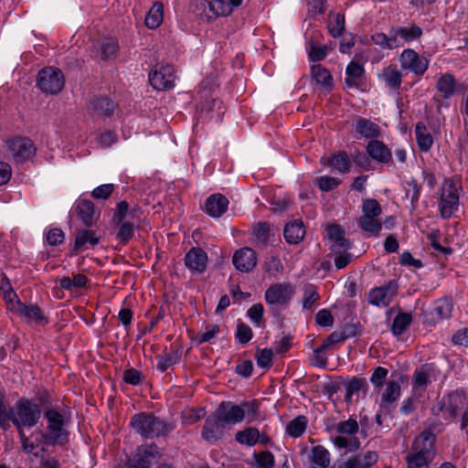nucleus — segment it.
Masks as SVG:
<instances>
[{
	"instance_id": "1",
	"label": "nucleus",
	"mask_w": 468,
	"mask_h": 468,
	"mask_svg": "<svg viewBox=\"0 0 468 468\" xmlns=\"http://www.w3.org/2000/svg\"><path fill=\"white\" fill-rule=\"evenodd\" d=\"M36 399L43 405V417L46 420L45 428L37 430L39 441L51 446L66 445L69 441V408L63 403H58L46 388L37 390Z\"/></svg>"
},
{
	"instance_id": "2",
	"label": "nucleus",
	"mask_w": 468,
	"mask_h": 468,
	"mask_svg": "<svg viewBox=\"0 0 468 468\" xmlns=\"http://www.w3.org/2000/svg\"><path fill=\"white\" fill-rule=\"evenodd\" d=\"M42 414L43 405L40 401L22 397L8 410L6 431L11 427L10 422L16 430L32 428L39 422Z\"/></svg>"
},
{
	"instance_id": "3",
	"label": "nucleus",
	"mask_w": 468,
	"mask_h": 468,
	"mask_svg": "<svg viewBox=\"0 0 468 468\" xmlns=\"http://www.w3.org/2000/svg\"><path fill=\"white\" fill-rule=\"evenodd\" d=\"M131 426L142 437L154 439L165 436L174 430V426L153 413L141 412L131 418Z\"/></svg>"
},
{
	"instance_id": "4",
	"label": "nucleus",
	"mask_w": 468,
	"mask_h": 468,
	"mask_svg": "<svg viewBox=\"0 0 468 468\" xmlns=\"http://www.w3.org/2000/svg\"><path fill=\"white\" fill-rule=\"evenodd\" d=\"M431 411L433 415L441 416L445 420H456L468 412L467 398L462 391H452L439 399Z\"/></svg>"
},
{
	"instance_id": "5",
	"label": "nucleus",
	"mask_w": 468,
	"mask_h": 468,
	"mask_svg": "<svg viewBox=\"0 0 468 468\" xmlns=\"http://www.w3.org/2000/svg\"><path fill=\"white\" fill-rule=\"evenodd\" d=\"M328 432H335L338 435L331 438L335 447L339 449H347L349 452H356L361 445L359 439L356 434L359 431L358 422L352 418L346 420L339 421L326 428Z\"/></svg>"
},
{
	"instance_id": "6",
	"label": "nucleus",
	"mask_w": 468,
	"mask_h": 468,
	"mask_svg": "<svg viewBox=\"0 0 468 468\" xmlns=\"http://www.w3.org/2000/svg\"><path fill=\"white\" fill-rule=\"evenodd\" d=\"M213 69L214 70L210 72L209 77H207V90H208L211 96L210 101L207 97V119L218 122L221 121L225 113V107L218 96L219 70L214 67Z\"/></svg>"
},
{
	"instance_id": "7",
	"label": "nucleus",
	"mask_w": 468,
	"mask_h": 468,
	"mask_svg": "<svg viewBox=\"0 0 468 468\" xmlns=\"http://www.w3.org/2000/svg\"><path fill=\"white\" fill-rule=\"evenodd\" d=\"M64 85L65 78L59 69L47 67L37 73V86L46 94H58Z\"/></svg>"
},
{
	"instance_id": "8",
	"label": "nucleus",
	"mask_w": 468,
	"mask_h": 468,
	"mask_svg": "<svg viewBox=\"0 0 468 468\" xmlns=\"http://www.w3.org/2000/svg\"><path fill=\"white\" fill-rule=\"evenodd\" d=\"M295 294V287L290 282L271 284L265 291V301L272 308H287Z\"/></svg>"
},
{
	"instance_id": "9",
	"label": "nucleus",
	"mask_w": 468,
	"mask_h": 468,
	"mask_svg": "<svg viewBox=\"0 0 468 468\" xmlns=\"http://www.w3.org/2000/svg\"><path fill=\"white\" fill-rule=\"evenodd\" d=\"M175 69L169 64H155L149 73V81L157 90H171L175 85Z\"/></svg>"
},
{
	"instance_id": "10",
	"label": "nucleus",
	"mask_w": 468,
	"mask_h": 468,
	"mask_svg": "<svg viewBox=\"0 0 468 468\" xmlns=\"http://www.w3.org/2000/svg\"><path fill=\"white\" fill-rule=\"evenodd\" d=\"M8 151L14 160L23 163L32 158L37 152L34 142L28 137H14L6 142Z\"/></svg>"
},
{
	"instance_id": "11",
	"label": "nucleus",
	"mask_w": 468,
	"mask_h": 468,
	"mask_svg": "<svg viewBox=\"0 0 468 468\" xmlns=\"http://www.w3.org/2000/svg\"><path fill=\"white\" fill-rule=\"evenodd\" d=\"M243 420V411L239 405L230 401L220 403L215 414V424L223 428L226 424H236Z\"/></svg>"
},
{
	"instance_id": "12",
	"label": "nucleus",
	"mask_w": 468,
	"mask_h": 468,
	"mask_svg": "<svg viewBox=\"0 0 468 468\" xmlns=\"http://www.w3.org/2000/svg\"><path fill=\"white\" fill-rule=\"evenodd\" d=\"M161 456L155 443L144 444L137 448L134 456L129 460V463L133 468H152L153 462L159 460Z\"/></svg>"
},
{
	"instance_id": "13",
	"label": "nucleus",
	"mask_w": 468,
	"mask_h": 468,
	"mask_svg": "<svg viewBox=\"0 0 468 468\" xmlns=\"http://www.w3.org/2000/svg\"><path fill=\"white\" fill-rule=\"evenodd\" d=\"M459 195L454 182L446 180L442 187L440 200V211L444 218H450L457 210Z\"/></svg>"
},
{
	"instance_id": "14",
	"label": "nucleus",
	"mask_w": 468,
	"mask_h": 468,
	"mask_svg": "<svg viewBox=\"0 0 468 468\" xmlns=\"http://www.w3.org/2000/svg\"><path fill=\"white\" fill-rule=\"evenodd\" d=\"M398 284L395 281H389L388 283L379 287L371 289L368 292V303L378 307H387L392 302L397 294Z\"/></svg>"
},
{
	"instance_id": "15",
	"label": "nucleus",
	"mask_w": 468,
	"mask_h": 468,
	"mask_svg": "<svg viewBox=\"0 0 468 468\" xmlns=\"http://www.w3.org/2000/svg\"><path fill=\"white\" fill-rule=\"evenodd\" d=\"M15 306L16 314L24 319L25 322L42 326L48 324V318L44 314L43 310L38 305L32 303L27 304L17 300Z\"/></svg>"
},
{
	"instance_id": "16",
	"label": "nucleus",
	"mask_w": 468,
	"mask_h": 468,
	"mask_svg": "<svg viewBox=\"0 0 468 468\" xmlns=\"http://www.w3.org/2000/svg\"><path fill=\"white\" fill-rule=\"evenodd\" d=\"M232 263L237 271L250 272L257 265V253L249 247L241 248L234 252Z\"/></svg>"
},
{
	"instance_id": "17",
	"label": "nucleus",
	"mask_w": 468,
	"mask_h": 468,
	"mask_svg": "<svg viewBox=\"0 0 468 468\" xmlns=\"http://www.w3.org/2000/svg\"><path fill=\"white\" fill-rule=\"evenodd\" d=\"M400 63L403 69H408L416 75H422L428 69V60L410 48L400 55Z\"/></svg>"
},
{
	"instance_id": "18",
	"label": "nucleus",
	"mask_w": 468,
	"mask_h": 468,
	"mask_svg": "<svg viewBox=\"0 0 468 468\" xmlns=\"http://www.w3.org/2000/svg\"><path fill=\"white\" fill-rule=\"evenodd\" d=\"M453 303L452 298L444 297L437 300L432 311L425 315V322L429 325H434L438 322L449 318L452 312Z\"/></svg>"
},
{
	"instance_id": "19",
	"label": "nucleus",
	"mask_w": 468,
	"mask_h": 468,
	"mask_svg": "<svg viewBox=\"0 0 468 468\" xmlns=\"http://www.w3.org/2000/svg\"><path fill=\"white\" fill-rule=\"evenodd\" d=\"M436 435L430 430L423 431L414 440L412 449L415 452L431 458L435 455Z\"/></svg>"
},
{
	"instance_id": "20",
	"label": "nucleus",
	"mask_w": 468,
	"mask_h": 468,
	"mask_svg": "<svg viewBox=\"0 0 468 468\" xmlns=\"http://www.w3.org/2000/svg\"><path fill=\"white\" fill-rule=\"evenodd\" d=\"M185 265L194 274H202L205 271V252L199 247L191 248L186 254Z\"/></svg>"
},
{
	"instance_id": "21",
	"label": "nucleus",
	"mask_w": 468,
	"mask_h": 468,
	"mask_svg": "<svg viewBox=\"0 0 468 468\" xmlns=\"http://www.w3.org/2000/svg\"><path fill=\"white\" fill-rule=\"evenodd\" d=\"M366 149L367 154L378 163L388 164L392 160L391 151L379 140H370Z\"/></svg>"
},
{
	"instance_id": "22",
	"label": "nucleus",
	"mask_w": 468,
	"mask_h": 468,
	"mask_svg": "<svg viewBox=\"0 0 468 468\" xmlns=\"http://www.w3.org/2000/svg\"><path fill=\"white\" fill-rule=\"evenodd\" d=\"M229 199L222 194L217 193L207 197V215L220 218L229 207Z\"/></svg>"
},
{
	"instance_id": "23",
	"label": "nucleus",
	"mask_w": 468,
	"mask_h": 468,
	"mask_svg": "<svg viewBox=\"0 0 468 468\" xmlns=\"http://www.w3.org/2000/svg\"><path fill=\"white\" fill-rule=\"evenodd\" d=\"M356 132L358 133L357 138H365L377 140L381 136V128L369 119L357 117L356 122Z\"/></svg>"
},
{
	"instance_id": "24",
	"label": "nucleus",
	"mask_w": 468,
	"mask_h": 468,
	"mask_svg": "<svg viewBox=\"0 0 468 468\" xmlns=\"http://www.w3.org/2000/svg\"><path fill=\"white\" fill-rule=\"evenodd\" d=\"M394 37L399 41V47L404 43H409L418 40L421 37L423 32L421 27L416 24H411L410 27H392Z\"/></svg>"
},
{
	"instance_id": "25",
	"label": "nucleus",
	"mask_w": 468,
	"mask_h": 468,
	"mask_svg": "<svg viewBox=\"0 0 468 468\" xmlns=\"http://www.w3.org/2000/svg\"><path fill=\"white\" fill-rule=\"evenodd\" d=\"M400 381H403V377L398 375L397 379L392 378L388 382L387 388L381 397L380 408L388 409L390 404L400 397Z\"/></svg>"
},
{
	"instance_id": "26",
	"label": "nucleus",
	"mask_w": 468,
	"mask_h": 468,
	"mask_svg": "<svg viewBox=\"0 0 468 468\" xmlns=\"http://www.w3.org/2000/svg\"><path fill=\"white\" fill-rule=\"evenodd\" d=\"M283 235L288 243L298 244L305 236V228L303 221L295 219L287 223L284 227Z\"/></svg>"
},
{
	"instance_id": "27",
	"label": "nucleus",
	"mask_w": 468,
	"mask_h": 468,
	"mask_svg": "<svg viewBox=\"0 0 468 468\" xmlns=\"http://www.w3.org/2000/svg\"><path fill=\"white\" fill-rule=\"evenodd\" d=\"M346 85L349 88H358L363 82L365 69L361 64L352 60L346 69Z\"/></svg>"
},
{
	"instance_id": "28",
	"label": "nucleus",
	"mask_w": 468,
	"mask_h": 468,
	"mask_svg": "<svg viewBox=\"0 0 468 468\" xmlns=\"http://www.w3.org/2000/svg\"><path fill=\"white\" fill-rule=\"evenodd\" d=\"M100 237L96 235L94 230L82 229L79 230L76 234L75 241L72 246V253H77L83 250L86 244L95 246L99 243Z\"/></svg>"
},
{
	"instance_id": "29",
	"label": "nucleus",
	"mask_w": 468,
	"mask_h": 468,
	"mask_svg": "<svg viewBox=\"0 0 468 468\" xmlns=\"http://www.w3.org/2000/svg\"><path fill=\"white\" fill-rule=\"evenodd\" d=\"M117 109V103L107 97H98L91 101V110L99 116L111 117Z\"/></svg>"
},
{
	"instance_id": "30",
	"label": "nucleus",
	"mask_w": 468,
	"mask_h": 468,
	"mask_svg": "<svg viewBox=\"0 0 468 468\" xmlns=\"http://www.w3.org/2000/svg\"><path fill=\"white\" fill-rule=\"evenodd\" d=\"M76 211L80 220L86 227H91L93 225L94 204L90 200H79L76 205Z\"/></svg>"
},
{
	"instance_id": "31",
	"label": "nucleus",
	"mask_w": 468,
	"mask_h": 468,
	"mask_svg": "<svg viewBox=\"0 0 468 468\" xmlns=\"http://www.w3.org/2000/svg\"><path fill=\"white\" fill-rule=\"evenodd\" d=\"M164 20V5L156 1L147 12L144 19L145 26L150 29L157 28Z\"/></svg>"
},
{
	"instance_id": "32",
	"label": "nucleus",
	"mask_w": 468,
	"mask_h": 468,
	"mask_svg": "<svg viewBox=\"0 0 468 468\" xmlns=\"http://www.w3.org/2000/svg\"><path fill=\"white\" fill-rule=\"evenodd\" d=\"M456 80L452 74L445 73L439 77L436 89L443 99H449L455 93Z\"/></svg>"
},
{
	"instance_id": "33",
	"label": "nucleus",
	"mask_w": 468,
	"mask_h": 468,
	"mask_svg": "<svg viewBox=\"0 0 468 468\" xmlns=\"http://www.w3.org/2000/svg\"><path fill=\"white\" fill-rule=\"evenodd\" d=\"M312 78L315 82L328 90L333 88V76L328 69L320 64L312 66L311 68Z\"/></svg>"
},
{
	"instance_id": "34",
	"label": "nucleus",
	"mask_w": 468,
	"mask_h": 468,
	"mask_svg": "<svg viewBox=\"0 0 468 468\" xmlns=\"http://www.w3.org/2000/svg\"><path fill=\"white\" fill-rule=\"evenodd\" d=\"M415 134L418 146L421 152H428L433 144V138L427 131L426 125L419 122L415 126Z\"/></svg>"
},
{
	"instance_id": "35",
	"label": "nucleus",
	"mask_w": 468,
	"mask_h": 468,
	"mask_svg": "<svg viewBox=\"0 0 468 468\" xmlns=\"http://www.w3.org/2000/svg\"><path fill=\"white\" fill-rule=\"evenodd\" d=\"M118 226L116 232V239L122 245H126L133 238L135 226L130 220H122L121 222H114Z\"/></svg>"
},
{
	"instance_id": "36",
	"label": "nucleus",
	"mask_w": 468,
	"mask_h": 468,
	"mask_svg": "<svg viewBox=\"0 0 468 468\" xmlns=\"http://www.w3.org/2000/svg\"><path fill=\"white\" fill-rule=\"evenodd\" d=\"M348 461L353 468H370L377 463L378 454L376 452L368 451L365 453L351 456Z\"/></svg>"
},
{
	"instance_id": "37",
	"label": "nucleus",
	"mask_w": 468,
	"mask_h": 468,
	"mask_svg": "<svg viewBox=\"0 0 468 468\" xmlns=\"http://www.w3.org/2000/svg\"><path fill=\"white\" fill-rule=\"evenodd\" d=\"M381 78L386 85L393 90H399L401 85L402 75L400 71L394 66L386 67L381 73Z\"/></svg>"
},
{
	"instance_id": "38",
	"label": "nucleus",
	"mask_w": 468,
	"mask_h": 468,
	"mask_svg": "<svg viewBox=\"0 0 468 468\" xmlns=\"http://www.w3.org/2000/svg\"><path fill=\"white\" fill-rule=\"evenodd\" d=\"M100 50V57L103 60L111 59L116 57V54L119 50L118 42L112 38L107 37L103 38L98 47Z\"/></svg>"
},
{
	"instance_id": "39",
	"label": "nucleus",
	"mask_w": 468,
	"mask_h": 468,
	"mask_svg": "<svg viewBox=\"0 0 468 468\" xmlns=\"http://www.w3.org/2000/svg\"><path fill=\"white\" fill-rule=\"evenodd\" d=\"M156 367L161 372H165L170 367L176 364L180 358V353L177 349H172L163 355L156 356Z\"/></svg>"
},
{
	"instance_id": "40",
	"label": "nucleus",
	"mask_w": 468,
	"mask_h": 468,
	"mask_svg": "<svg viewBox=\"0 0 468 468\" xmlns=\"http://www.w3.org/2000/svg\"><path fill=\"white\" fill-rule=\"evenodd\" d=\"M374 44L379 46L381 48L394 49L399 48V41L394 37L392 27L389 29L388 34L377 33L371 37Z\"/></svg>"
},
{
	"instance_id": "41",
	"label": "nucleus",
	"mask_w": 468,
	"mask_h": 468,
	"mask_svg": "<svg viewBox=\"0 0 468 468\" xmlns=\"http://www.w3.org/2000/svg\"><path fill=\"white\" fill-rule=\"evenodd\" d=\"M20 442L22 444V448L27 452H32L38 446H41V451H46V446L42 441H39V436H37V431H36L32 436H35V441H31L29 437H27L24 431V430H17Z\"/></svg>"
},
{
	"instance_id": "42",
	"label": "nucleus",
	"mask_w": 468,
	"mask_h": 468,
	"mask_svg": "<svg viewBox=\"0 0 468 468\" xmlns=\"http://www.w3.org/2000/svg\"><path fill=\"white\" fill-rule=\"evenodd\" d=\"M358 226L366 232L377 236L382 229V224L377 217L362 216L358 219Z\"/></svg>"
},
{
	"instance_id": "43",
	"label": "nucleus",
	"mask_w": 468,
	"mask_h": 468,
	"mask_svg": "<svg viewBox=\"0 0 468 468\" xmlns=\"http://www.w3.org/2000/svg\"><path fill=\"white\" fill-rule=\"evenodd\" d=\"M89 282L87 276L81 273L74 274L72 278L63 277L59 280V286L63 290L69 291L72 288H83Z\"/></svg>"
},
{
	"instance_id": "44",
	"label": "nucleus",
	"mask_w": 468,
	"mask_h": 468,
	"mask_svg": "<svg viewBox=\"0 0 468 468\" xmlns=\"http://www.w3.org/2000/svg\"><path fill=\"white\" fill-rule=\"evenodd\" d=\"M260 439V431L257 428L250 427L236 433V441L249 446L255 445Z\"/></svg>"
},
{
	"instance_id": "45",
	"label": "nucleus",
	"mask_w": 468,
	"mask_h": 468,
	"mask_svg": "<svg viewBox=\"0 0 468 468\" xmlns=\"http://www.w3.org/2000/svg\"><path fill=\"white\" fill-rule=\"evenodd\" d=\"M307 419L305 416L300 415L291 420L286 426V432L293 437H300L306 430Z\"/></svg>"
},
{
	"instance_id": "46",
	"label": "nucleus",
	"mask_w": 468,
	"mask_h": 468,
	"mask_svg": "<svg viewBox=\"0 0 468 468\" xmlns=\"http://www.w3.org/2000/svg\"><path fill=\"white\" fill-rule=\"evenodd\" d=\"M329 165L341 173H347L351 167V160L346 152H340L328 160Z\"/></svg>"
},
{
	"instance_id": "47",
	"label": "nucleus",
	"mask_w": 468,
	"mask_h": 468,
	"mask_svg": "<svg viewBox=\"0 0 468 468\" xmlns=\"http://www.w3.org/2000/svg\"><path fill=\"white\" fill-rule=\"evenodd\" d=\"M312 462L323 468H326L330 464V453L322 445H317L312 448Z\"/></svg>"
},
{
	"instance_id": "48",
	"label": "nucleus",
	"mask_w": 468,
	"mask_h": 468,
	"mask_svg": "<svg viewBox=\"0 0 468 468\" xmlns=\"http://www.w3.org/2000/svg\"><path fill=\"white\" fill-rule=\"evenodd\" d=\"M320 300V295L316 291L315 286L308 284L303 289V308L305 310H312Z\"/></svg>"
},
{
	"instance_id": "49",
	"label": "nucleus",
	"mask_w": 468,
	"mask_h": 468,
	"mask_svg": "<svg viewBox=\"0 0 468 468\" xmlns=\"http://www.w3.org/2000/svg\"><path fill=\"white\" fill-rule=\"evenodd\" d=\"M412 317L410 314L399 313L393 320L392 333L395 335H401L410 324Z\"/></svg>"
},
{
	"instance_id": "50",
	"label": "nucleus",
	"mask_w": 468,
	"mask_h": 468,
	"mask_svg": "<svg viewBox=\"0 0 468 468\" xmlns=\"http://www.w3.org/2000/svg\"><path fill=\"white\" fill-rule=\"evenodd\" d=\"M431 460L432 458L417 452L408 454L406 458L408 468H429Z\"/></svg>"
},
{
	"instance_id": "51",
	"label": "nucleus",
	"mask_w": 468,
	"mask_h": 468,
	"mask_svg": "<svg viewBox=\"0 0 468 468\" xmlns=\"http://www.w3.org/2000/svg\"><path fill=\"white\" fill-rule=\"evenodd\" d=\"M328 27L333 37H339L345 30V16L340 13L333 15Z\"/></svg>"
},
{
	"instance_id": "52",
	"label": "nucleus",
	"mask_w": 468,
	"mask_h": 468,
	"mask_svg": "<svg viewBox=\"0 0 468 468\" xmlns=\"http://www.w3.org/2000/svg\"><path fill=\"white\" fill-rule=\"evenodd\" d=\"M207 2L208 3L209 10L216 17L227 16L231 12L228 0H207Z\"/></svg>"
},
{
	"instance_id": "53",
	"label": "nucleus",
	"mask_w": 468,
	"mask_h": 468,
	"mask_svg": "<svg viewBox=\"0 0 468 468\" xmlns=\"http://www.w3.org/2000/svg\"><path fill=\"white\" fill-rule=\"evenodd\" d=\"M362 212L364 216L377 217L381 214L382 208L378 200L374 198H367L362 204Z\"/></svg>"
},
{
	"instance_id": "54",
	"label": "nucleus",
	"mask_w": 468,
	"mask_h": 468,
	"mask_svg": "<svg viewBox=\"0 0 468 468\" xmlns=\"http://www.w3.org/2000/svg\"><path fill=\"white\" fill-rule=\"evenodd\" d=\"M205 416V409L203 408H190L183 411L182 418L184 423L193 424Z\"/></svg>"
},
{
	"instance_id": "55",
	"label": "nucleus",
	"mask_w": 468,
	"mask_h": 468,
	"mask_svg": "<svg viewBox=\"0 0 468 468\" xmlns=\"http://www.w3.org/2000/svg\"><path fill=\"white\" fill-rule=\"evenodd\" d=\"M239 406L243 411V418L247 415L249 421H251L259 416L260 403L258 400L244 401Z\"/></svg>"
},
{
	"instance_id": "56",
	"label": "nucleus",
	"mask_w": 468,
	"mask_h": 468,
	"mask_svg": "<svg viewBox=\"0 0 468 468\" xmlns=\"http://www.w3.org/2000/svg\"><path fill=\"white\" fill-rule=\"evenodd\" d=\"M270 226L265 222H260L253 228V235L257 241L261 244H266L270 239Z\"/></svg>"
},
{
	"instance_id": "57",
	"label": "nucleus",
	"mask_w": 468,
	"mask_h": 468,
	"mask_svg": "<svg viewBox=\"0 0 468 468\" xmlns=\"http://www.w3.org/2000/svg\"><path fill=\"white\" fill-rule=\"evenodd\" d=\"M318 187L324 192H328L337 187L341 184V180L332 176H321L316 178Z\"/></svg>"
},
{
	"instance_id": "58",
	"label": "nucleus",
	"mask_w": 468,
	"mask_h": 468,
	"mask_svg": "<svg viewBox=\"0 0 468 468\" xmlns=\"http://www.w3.org/2000/svg\"><path fill=\"white\" fill-rule=\"evenodd\" d=\"M252 336H253L252 330L248 324H246L244 323L238 324L237 331H236V338L238 339V341L240 344H242V345L247 344L248 342H250L251 340Z\"/></svg>"
},
{
	"instance_id": "59",
	"label": "nucleus",
	"mask_w": 468,
	"mask_h": 468,
	"mask_svg": "<svg viewBox=\"0 0 468 468\" xmlns=\"http://www.w3.org/2000/svg\"><path fill=\"white\" fill-rule=\"evenodd\" d=\"M346 389H348L349 394L358 393L359 391L366 392L367 389V382L366 378L354 377L346 385Z\"/></svg>"
},
{
	"instance_id": "60",
	"label": "nucleus",
	"mask_w": 468,
	"mask_h": 468,
	"mask_svg": "<svg viewBox=\"0 0 468 468\" xmlns=\"http://www.w3.org/2000/svg\"><path fill=\"white\" fill-rule=\"evenodd\" d=\"M255 461L261 468H272L274 466V455L269 452L264 451L260 453H255Z\"/></svg>"
},
{
	"instance_id": "61",
	"label": "nucleus",
	"mask_w": 468,
	"mask_h": 468,
	"mask_svg": "<svg viewBox=\"0 0 468 468\" xmlns=\"http://www.w3.org/2000/svg\"><path fill=\"white\" fill-rule=\"evenodd\" d=\"M264 308L261 303H254L247 312L250 319L261 326L263 320Z\"/></svg>"
},
{
	"instance_id": "62",
	"label": "nucleus",
	"mask_w": 468,
	"mask_h": 468,
	"mask_svg": "<svg viewBox=\"0 0 468 468\" xmlns=\"http://www.w3.org/2000/svg\"><path fill=\"white\" fill-rule=\"evenodd\" d=\"M113 184H104L97 186L91 192V197L95 199H107L113 192Z\"/></svg>"
},
{
	"instance_id": "63",
	"label": "nucleus",
	"mask_w": 468,
	"mask_h": 468,
	"mask_svg": "<svg viewBox=\"0 0 468 468\" xmlns=\"http://www.w3.org/2000/svg\"><path fill=\"white\" fill-rule=\"evenodd\" d=\"M122 378L125 383L136 386L142 382L144 376L135 368H128L124 370Z\"/></svg>"
},
{
	"instance_id": "64",
	"label": "nucleus",
	"mask_w": 468,
	"mask_h": 468,
	"mask_svg": "<svg viewBox=\"0 0 468 468\" xmlns=\"http://www.w3.org/2000/svg\"><path fill=\"white\" fill-rule=\"evenodd\" d=\"M316 324L323 327H331L334 324V317L327 309L318 311L315 315Z\"/></svg>"
}]
</instances>
